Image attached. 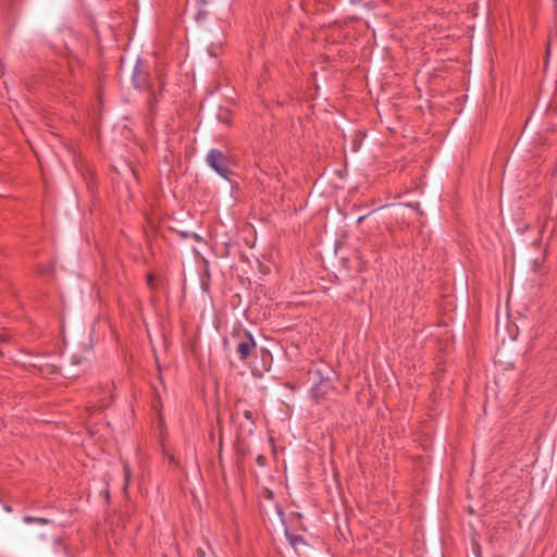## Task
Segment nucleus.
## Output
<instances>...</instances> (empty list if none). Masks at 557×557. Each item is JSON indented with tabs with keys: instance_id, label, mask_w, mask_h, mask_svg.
I'll return each instance as SVG.
<instances>
[{
	"instance_id": "4",
	"label": "nucleus",
	"mask_w": 557,
	"mask_h": 557,
	"mask_svg": "<svg viewBox=\"0 0 557 557\" xmlns=\"http://www.w3.org/2000/svg\"><path fill=\"white\" fill-rule=\"evenodd\" d=\"M124 476H125L124 492H126L129 481H131V469L127 463L124 465Z\"/></svg>"
},
{
	"instance_id": "8",
	"label": "nucleus",
	"mask_w": 557,
	"mask_h": 557,
	"mask_svg": "<svg viewBox=\"0 0 557 557\" xmlns=\"http://www.w3.org/2000/svg\"><path fill=\"white\" fill-rule=\"evenodd\" d=\"M257 463H258L259 466H261V467H262V466H264V465H265V457H264V456H262V455H259V456L257 457Z\"/></svg>"
},
{
	"instance_id": "2",
	"label": "nucleus",
	"mask_w": 557,
	"mask_h": 557,
	"mask_svg": "<svg viewBox=\"0 0 557 557\" xmlns=\"http://www.w3.org/2000/svg\"><path fill=\"white\" fill-rule=\"evenodd\" d=\"M236 337V352L238 354L240 360H246L256 350V343L253 341V337L248 332L245 331L237 333Z\"/></svg>"
},
{
	"instance_id": "9",
	"label": "nucleus",
	"mask_w": 557,
	"mask_h": 557,
	"mask_svg": "<svg viewBox=\"0 0 557 557\" xmlns=\"http://www.w3.org/2000/svg\"><path fill=\"white\" fill-rule=\"evenodd\" d=\"M473 554L476 556V557H482L481 556V548L479 547V545L474 544L473 545Z\"/></svg>"
},
{
	"instance_id": "10",
	"label": "nucleus",
	"mask_w": 557,
	"mask_h": 557,
	"mask_svg": "<svg viewBox=\"0 0 557 557\" xmlns=\"http://www.w3.org/2000/svg\"><path fill=\"white\" fill-rule=\"evenodd\" d=\"M237 454L245 455L246 450L242 447V445L238 443L236 446Z\"/></svg>"
},
{
	"instance_id": "1",
	"label": "nucleus",
	"mask_w": 557,
	"mask_h": 557,
	"mask_svg": "<svg viewBox=\"0 0 557 557\" xmlns=\"http://www.w3.org/2000/svg\"><path fill=\"white\" fill-rule=\"evenodd\" d=\"M206 161L219 175L228 178L231 160L222 151L211 149L206 157Z\"/></svg>"
},
{
	"instance_id": "6",
	"label": "nucleus",
	"mask_w": 557,
	"mask_h": 557,
	"mask_svg": "<svg viewBox=\"0 0 557 557\" xmlns=\"http://www.w3.org/2000/svg\"><path fill=\"white\" fill-rule=\"evenodd\" d=\"M290 544L296 548L298 544L302 543L301 536H293L289 539Z\"/></svg>"
},
{
	"instance_id": "12",
	"label": "nucleus",
	"mask_w": 557,
	"mask_h": 557,
	"mask_svg": "<svg viewBox=\"0 0 557 557\" xmlns=\"http://www.w3.org/2000/svg\"><path fill=\"white\" fill-rule=\"evenodd\" d=\"M109 405L108 401L101 400V404L99 405V408H104Z\"/></svg>"
},
{
	"instance_id": "3",
	"label": "nucleus",
	"mask_w": 557,
	"mask_h": 557,
	"mask_svg": "<svg viewBox=\"0 0 557 557\" xmlns=\"http://www.w3.org/2000/svg\"><path fill=\"white\" fill-rule=\"evenodd\" d=\"M196 557H212L211 548L209 546L206 548L199 547L197 549Z\"/></svg>"
},
{
	"instance_id": "5",
	"label": "nucleus",
	"mask_w": 557,
	"mask_h": 557,
	"mask_svg": "<svg viewBox=\"0 0 557 557\" xmlns=\"http://www.w3.org/2000/svg\"><path fill=\"white\" fill-rule=\"evenodd\" d=\"M86 361H87V359L84 356L74 355L72 357V364L73 366H79V364L85 363Z\"/></svg>"
},
{
	"instance_id": "11",
	"label": "nucleus",
	"mask_w": 557,
	"mask_h": 557,
	"mask_svg": "<svg viewBox=\"0 0 557 557\" xmlns=\"http://www.w3.org/2000/svg\"><path fill=\"white\" fill-rule=\"evenodd\" d=\"M244 416H245V418H246V419L251 420V418H252V412H251L250 410H246V411L244 412Z\"/></svg>"
},
{
	"instance_id": "7",
	"label": "nucleus",
	"mask_w": 557,
	"mask_h": 557,
	"mask_svg": "<svg viewBox=\"0 0 557 557\" xmlns=\"http://www.w3.org/2000/svg\"><path fill=\"white\" fill-rule=\"evenodd\" d=\"M25 522H33V521H37V522H40V523H47V520L44 519V518H38V519H35V518H32V517H25L24 518Z\"/></svg>"
},
{
	"instance_id": "13",
	"label": "nucleus",
	"mask_w": 557,
	"mask_h": 557,
	"mask_svg": "<svg viewBox=\"0 0 557 557\" xmlns=\"http://www.w3.org/2000/svg\"><path fill=\"white\" fill-rule=\"evenodd\" d=\"M4 509L10 512L11 511V508L9 506H5Z\"/></svg>"
}]
</instances>
